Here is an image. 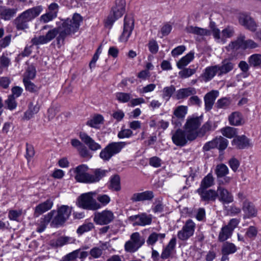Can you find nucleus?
<instances>
[{
	"mask_svg": "<svg viewBox=\"0 0 261 261\" xmlns=\"http://www.w3.org/2000/svg\"><path fill=\"white\" fill-rule=\"evenodd\" d=\"M216 66L218 71V75L221 76L231 71L234 68V64L230 60L225 59L223 60L221 65Z\"/></svg>",
	"mask_w": 261,
	"mask_h": 261,
	"instance_id": "nucleus-21",
	"label": "nucleus"
},
{
	"mask_svg": "<svg viewBox=\"0 0 261 261\" xmlns=\"http://www.w3.org/2000/svg\"><path fill=\"white\" fill-rule=\"evenodd\" d=\"M5 105L10 110L15 109L17 107V102L15 100V98L13 96L9 95L5 101Z\"/></svg>",
	"mask_w": 261,
	"mask_h": 261,
	"instance_id": "nucleus-56",
	"label": "nucleus"
},
{
	"mask_svg": "<svg viewBox=\"0 0 261 261\" xmlns=\"http://www.w3.org/2000/svg\"><path fill=\"white\" fill-rule=\"evenodd\" d=\"M257 234V229L255 227L253 226H249L246 232V236L250 239L254 238L256 237Z\"/></svg>",
	"mask_w": 261,
	"mask_h": 261,
	"instance_id": "nucleus-62",
	"label": "nucleus"
},
{
	"mask_svg": "<svg viewBox=\"0 0 261 261\" xmlns=\"http://www.w3.org/2000/svg\"><path fill=\"white\" fill-rule=\"evenodd\" d=\"M172 140L173 143L176 146H184L189 140L187 138L186 130L181 129H177L175 132H171Z\"/></svg>",
	"mask_w": 261,
	"mask_h": 261,
	"instance_id": "nucleus-15",
	"label": "nucleus"
},
{
	"mask_svg": "<svg viewBox=\"0 0 261 261\" xmlns=\"http://www.w3.org/2000/svg\"><path fill=\"white\" fill-rule=\"evenodd\" d=\"M110 187L114 191H119L120 190V178L118 175H115L112 177L110 180Z\"/></svg>",
	"mask_w": 261,
	"mask_h": 261,
	"instance_id": "nucleus-46",
	"label": "nucleus"
},
{
	"mask_svg": "<svg viewBox=\"0 0 261 261\" xmlns=\"http://www.w3.org/2000/svg\"><path fill=\"white\" fill-rule=\"evenodd\" d=\"M82 17L79 14H74L71 19H67L59 27L50 29L45 34L33 38V44L38 45L47 43L56 38L57 44L60 47L64 44L65 38L76 32L79 28Z\"/></svg>",
	"mask_w": 261,
	"mask_h": 261,
	"instance_id": "nucleus-1",
	"label": "nucleus"
},
{
	"mask_svg": "<svg viewBox=\"0 0 261 261\" xmlns=\"http://www.w3.org/2000/svg\"><path fill=\"white\" fill-rule=\"evenodd\" d=\"M194 59V53L190 52L181 58L177 63V66L179 69H182L188 65Z\"/></svg>",
	"mask_w": 261,
	"mask_h": 261,
	"instance_id": "nucleus-38",
	"label": "nucleus"
},
{
	"mask_svg": "<svg viewBox=\"0 0 261 261\" xmlns=\"http://www.w3.org/2000/svg\"><path fill=\"white\" fill-rule=\"evenodd\" d=\"M215 172L218 177H222L228 173V168L225 165L220 164L216 166Z\"/></svg>",
	"mask_w": 261,
	"mask_h": 261,
	"instance_id": "nucleus-47",
	"label": "nucleus"
},
{
	"mask_svg": "<svg viewBox=\"0 0 261 261\" xmlns=\"http://www.w3.org/2000/svg\"><path fill=\"white\" fill-rule=\"evenodd\" d=\"M88 167L85 165H81L72 169L73 177L76 181L81 183L92 184L99 181L106 176L107 170L96 169L93 174L87 172Z\"/></svg>",
	"mask_w": 261,
	"mask_h": 261,
	"instance_id": "nucleus-2",
	"label": "nucleus"
},
{
	"mask_svg": "<svg viewBox=\"0 0 261 261\" xmlns=\"http://www.w3.org/2000/svg\"><path fill=\"white\" fill-rule=\"evenodd\" d=\"M185 30L187 33L196 36V39L199 41L203 40L205 36L211 35L210 30L196 26L188 25L186 28Z\"/></svg>",
	"mask_w": 261,
	"mask_h": 261,
	"instance_id": "nucleus-14",
	"label": "nucleus"
},
{
	"mask_svg": "<svg viewBox=\"0 0 261 261\" xmlns=\"http://www.w3.org/2000/svg\"><path fill=\"white\" fill-rule=\"evenodd\" d=\"M197 191L200 195L201 199L204 201H214L218 197L217 191H216L213 190H203L200 191Z\"/></svg>",
	"mask_w": 261,
	"mask_h": 261,
	"instance_id": "nucleus-28",
	"label": "nucleus"
},
{
	"mask_svg": "<svg viewBox=\"0 0 261 261\" xmlns=\"http://www.w3.org/2000/svg\"><path fill=\"white\" fill-rule=\"evenodd\" d=\"M116 98L120 102L125 103L130 100L131 94L124 92H118L116 93Z\"/></svg>",
	"mask_w": 261,
	"mask_h": 261,
	"instance_id": "nucleus-51",
	"label": "nucleus"
},
{
	"mask_svg": "<svg viewBox=\"0 0 261 261\" xmlns=\"http://www.w3.org/2000/svg\"><path fill=\"white\" fill-rule=\"evenodd\" d=\"M165 233L152 232L148 236L146 240V243L148 245L153 246L158 240H160L162 242L165 238Z\"/></svg>",
	"mask_w": 261,
	"mask_h": 261,
	"instance_id": "nucleus-36",
	"label": "nucleus"
},
{
	"mask_svg": "<svg viewBox=\"0 0 261 261\" xmlns=\"http://www.w3.org/2000/svg\"><path fill=\"white\" fill-rule=\"evenodd\" d=\"M237 247L234 244L226 242L222 246L221 253L229 255L234 253L237 252Z\"/></svg>",
	"mask_w": 261,
	"mask_h": 261,
	"instance_id": "nucleus-37",
	"label": "nucleus"
},
{
	"mask_svg": "<svg viewBox=\"0 0 261 261\" xmlns=\"http://www.w3.org/2000/svg\"><path fill=\"white\" fill-rule=\"evenodd\" d=\"M134 28V19L132 15H126L124 19L123 32L119 37L121 42H126Z\"/></svg>",
	"mask_w": 261,
	"mask_h": 261,
	"instance_id": "nucleus-9",
	"label": "nucleus"
},
{
	"mask_svg": "<svg viewBox=\"0 0 261 261\" xmlns=\"http://www.w3.org/2000/svg\"><path fill=\"white\" fill-rule=\"evenodd\" d=\"M80 250L76 249L63 256L61 261H74L79 256Z\"/></svg>",
	"mask_w": 261,
	"mask_h": 261,
	"instance_id": "nucleus-52",
	"label": "nucleus"
},
{
	"mask_svg": "<svg viewBox=\"0 0 261 261\" xmlns=\"http://www.w3.org/2000/svg\"><path fill=\"white\" fill-rule=\"evenodd\" d=\"M233 34L234 31L233 29L230 27H228L222 31V39L226 38H230L233 36Z\"/></svg>",
	"mask_w": 261,
	"mask_h": 261,
	"instance_id": "nucleus-63",
	"label": "nucleus"
},
{
	"mask_svg": "<svg viewBox=\"0 0 261 261\" xmlns=\"http://www.w3.org/2000/svg\"><path fill=\"white\" fill-rule=\"evenodd\" d=\"M40 110V106L37 103L34 105L33 102H31L29 106L28 110L24 113L23 119L29 120L37 114Z\"/></svg>",
	"mask_w": 261,
	"mask_h": 261,
	"instance_id": "nucleus-34",
	"label": "nucleus"
},
{
	"mask_svg": "<svg viewBox=\"0 0 261 261\" xmlns=\"http://www.w3.org/2000/svg\"><path fill=\"white\" fill-rule=\"evenodd\" d=\"M71 213V208L67 205H62L58 211L54 214L51 222V226L58 227L62 225L69 217Z\"/></svg>",
	"mask_w": 261,
	"mask_h": 261,
	"instance_id": "nucleus-7",
	"label": "nucleus"
},
{
	"mask_svg": "<svg viewBox=\"0 0 261 261\" xmlns=\"http://www.w3.org/2000/svg\"><path fill=\"white\" fill-rule=\"evenodd\" d=\"M154 197L153 192L146 191L141 193H134L130 198L133 202H138L145 200H151Z\"/></svg>",
	"mask_w": 261,
	"mask_h": 261,
	"instance_id": "nucleus-23",
	"label": "nucleus"
},
{
	"mask_svg": "<svg viewBox=\"0 0 261 261\" xmlns=\"http://www.w3.org/2000/svg\"><path fill=\"white\" fill-rule=\"evenodd\" d=\"M22 215V210H10L8 214V218L11 220L18 221V218Z\"/></svg>",
	"mask_w": 261,
	"mask_h": 261,
	"instance_id": "nucleus-57",
	"label": "nucleus"
},
{
	"mask_svg": "<svg viewBox=\"0 0 261 261\" xmlns=\"http://www.w3.org/2000/svg\"><path fill=\"white\" fill-rule=\"evenodd\" d=\"M212 129L213 128L212 122L210 121H207L204 123L198 130V136H203L206 133L212 130Z\"/></svg>",
	"mask_w": 261,
	"mask_h": 261,
	"instance_id": "nucleus-54",
	"label": "nucleus"
},
{
	"mask_svg": "<svg viewBox=\"0 0 261 261\" xmlns=\"http://www.w3.org/2000/svg\"><path fill=\"white\" fill-rule=\"evenodd\" d=\"M175 91V88L173 85L164 87L162 90V98L168 101Z\"/></svg>",
	"mask_w": 261,
	"mask_h": 261,
	"instance_id": "nucleus-44",
	"label": "nucleus"
},
{
	"mask_svg": "<svg viewBox=\"0 0 261 261\" xmlns=\"http://www.w3.org/2000/svg\"><path fill=\"white\" fill-rule=\"evenodd\" d=\"M231 144L240 149L248 148L251 145L249 139L244 135L236 137L232 141Z\"/></svg>",
	"mask_w": 261,
	"mask_h": 261,
	"instance_id": "nucleus-20",
	"label": "nucleus"
},
{
	"mask_svg": "<svg viewBox=\"0 0 261 261\" xmlns=\"http://www.w3.org/2000/svg\"><path fill=\"white\" fill-rule=\"evenodd\" d=\"M10 63V60L8 57L5 56L0 57V73L2 72V68H7Z\"/></svg>",
	"mask_w": 261,
	"mask_h": 261,
	"instance_id": "nucleus-64",
	"label": "nucleus"
},
{
	"mask_svg": "<svg viewBox=\"0 0 261 261\" xmlns=\"http://www.w3.org/2000/svg\"><path fill=\"white\" fill-rule=\"evenodd\" d=\"M103 120V117L100 115H97L93 117L91 119L88 120L86 124L92 127L96 128L97 125L101 123Z\"/></svg>",
	"mask_w": 261,
	"mask_h": 261,
	"instance_id": "nucleus-48",
	"label": "nucleus"
},
{
	"mask_svg": "<svg viewBox=\"0 0 261 261\" xmlns=\"http://www.w3.org/2000/svg\"><path fill=\"white\" fill-rule=\"evenodd\" d=\"M250 66L257 67L261 65V55L259 54H254L251 56L248 60Z\"/></svg>",
	"mask_w": 261,
	"mask_h": 261,
	"instance_id": "nucleus-49",
	"label": "nucleus"
},
{
	"mask_svg": "<svg viewBox=\"0 0 261 261\" xmlns=\"http://www.w3.org/2000/svg\"><path fill=\"white\" fill-rule=\"evenodd\" d=\"M72 239L71 238L66 236H62L56 240H53L51 242V245L54 247H62L70 242H71Z\"/></svg>",
	"mask_w": 261,
	"mask_h": 261,
	"instance_id": "nucleus-39",
	"label": "nucleus"
},
{
	"mask_svg": "<svg viewBox=\"0 0 261 261\" xmlns=\"http://www.w3.org/2000/svg\"><path fill=\"white\" fill-rule=\"evenodd\" d=\"M53 205V201L50 199H47L44 202L39 204L35 207L34 214L38 216L51 209Z\"/></svg>",
	"mask_w": 261,
	"mask_h": 261,
	"instance_id": "nucleus-29",
	"label": "nucleus"
},
{
	"mask_svg": "<svg viewBox=\"0 0 261 261\" xmlns=\"http://www.w3.org/2000/svg\"><path fill=\"white\" fill-rule=\"evenodd\" d=\"M81 140L87 145L89 148L92 151H96L101 148V145L96 143L92 138L84 132H81L79 135Z\"/></svg>",
	"mask_w": 261,
	"mask_h": 261,
	"instance_id": "nucleus-19",
	"label": "nucleus"
},
{
	"mask_svg": "<svg viewBox=\"0 0 261 261\" xmlns=\"http://www.w3.org/2000/svg\"><path fill=\"white\" fill-rule=\"evenodd\" d=\"M149 50L153 54H155L159 50V45L157 42L154 40H151L148 43Z\"/></svg>",
	"mask_w": 261,
	"mask_h": 261,
	"instance_id": "nucleus-59",
	"label": "nucleus"
},
{
	"mask_svg": "<svg viewBox=\"0 0 261 261\" xmlns=\"http://www.w3.org/2000/svg\"><path fill=\"white\" fill-rule=\"evenodd\" d=\"M95 192H88L82 194L78 198L77 205L84 209L96 210L100 208V205L93 199Z\"/></svg>",
	"mask_w": 261,
	"mask_h": 261,
	"instance_id": "nucleus-6",
	"label": "nucleus"
},
{
	"mask_svg": "<svg viewBox=\"0 0 261 261\" xmlns=\"http://www.w3.org/2000/svg\"><path fill=\"white\" fill-rule=\"evenodd\" d=\"M196 90L194 88L188 87L180 89L176 92L175 98L177 100L187 98L188 97L196 94Z\"/></svg>",
	"mask_w": 261,
	"mask_h": 261,
	"instance_id": "nucleus-26",
	"label": "nucleus"
},
{
	"mask_svg": "<svg viewBox=\"0 0 261 261\" xmlns=\"http://www.w3.org/2000/svg\"><path fill=\"white\" fill-rule=\"evenodd\" d=\"M78 151L80 155L84 158L89 159L91 158L92 155L88 149L84 145L80 148H78Z\"/></svg>",
	"mask_w": 261,
	"mask_h": 261,
	"instance_id": "nucleus-58",
	"label": "nucleus"
},
{
	"mask_svg": "<svg viewBox=\"0 0 261 261\" xmlns=\"http://www.w3.org/2000/svg\"><path fill=\"white\" fill-rule=\"evenodd\" d=\"M55 213V211H51L44 216L43 219H40V223L37 228V231L38 232H43L46 228L47 225L49 222H51L53 216Z\"/></svg>",
	"mask_w": 261,
	"mask_h": 261,
	"instance_id": "nucleus-31",
	"label": "nucleus"
},
{
	"mask_svg": "<svg viewBox=\"0 0 261 261\" xmlns=\"http://www.w3.org/2000/svg\"><path fill=\"white\" fill-rule=\"evenodd\" d=\"M188 107L185 106H179L176 107L174 112L172 118V123L176 127L181 125V121H183L187 113Z\"/></svg>",
	"mask_w": 261,
	"mask_h": 261,
	"instance_id": "nucleus-12",
	"label": "nucleus"
},
{
	"mask_svg": "<svg viewBox=\"0 0 261 261\" xmlns=\"http://www.w3.org/2000/svg\"><path fill=\"white\" fill-rule=\"evenodd\" d=\"M217 148L219 150H224L227 147L228 141V140L222 137H220L219 138H216Z\"/></svg>",
	"mask_w": 261,
	"mask_h": 261,
	"instance_id": "nucleus-53",
	"label": "nucleus"
},
{
	"mask_svg": "<svg viewBox=\"0 0 261 261\" xmlns=\"http://www.w3.org/2000/svg\"><path fill=\"white\" fill-rule=\"evenodd\" d=\"M43 10L42 6H37L26 10L19 15L28 23L38 17Z\"/></svg>",
	"mask_w": 261,
	"mask_h": 261,
	"instance_id": "nucleus-16",
	"label": "nucleus"
},
{
	"mask_svg": "<svg viewBox=\"0 0 261 261\" xmlns=\"http://www.w3.org/2000/svg\"><path fill=\"white\" fill-rule=\"evenodd\" d=\"M152 216L143 213L137 215L130 216L129 220L133 222L134 226H142L150 225L152 222Z\"/></svg>",
	"mask_w": 261,
	"mask_h": 261,
	"instance_id": "nucleus-11",
	"label": "nucleus"
},
{
	"mask_svg": "<svg viewBox=\"0 0 261 261\" xmlns=\"http://www.w3.org/2000/svg\"><path fill=\"white\" fill-rule=\"evenodd\" d=\"M221 133L224 136L228 138H232L236 136L238 132L237 128L227 126L221 129Z\"/></svg>",
	"mask_w": 261,
	"mask_h": 261,
	"instance_id": "nucleus-45",
	"label": "nucleus"
},
{
	"mask_svg": "<svg viewBox=\"0 0 261 261\" xmlns=\"http://www.w3.org/2000/svg\"><path fill=\"white\" fill-rule=\"evenodd\" d=\"M202 122V116L189 118L187 120L185 129L187 132V138L189 141L195 140L198 136L197 128Z\"/></svg>",
	"mask_w": 261,
	"mask_h": 261,
	"instance_id": "nucleus-4",
	"label": "nucleus"
},
{
	"mask_svg": "<svg viewBox=\"0 0 261 261\" xmlns=\"http://www.w3.org/2000/svg\"><path fill=\"white\" fill-rule=\"evenodd\" d=\"M176 244V238L173 237L162 252L161 257L162 259H165L169 257L175 249Z\"/></svg>",
	"mask_w": 261,
	"mask_h": 261,
	"instance_id": "nucleus-30",
	"label": "nucleus"
},
{
	"mask_svg": "<svg viewBox=\"0 0 261 261\" xmlns=\"http://www.w3.org/2000/svg\"><path fill=\"white\" fill-rule=\"evenodd\" d=\"M36 70L35 66L33 65H29L23 76V81L33 80L36 76Z\"/></svg>",
	"mask_w": 261,
	"mask_h": 261,
	"instance_id": "nucleus-42",
	"label": "nucleus"
},
{
	"mask_svg": "<svg viewBox=\"0 0 261 261\" xmlns=\"http://www.w3.org/2000/svg\"><path fill=\"white\" fill-rule=\"evenodd\" d=\"M22 81L26 91L34 93H37L39 91L40 87L36 85L34 83L31 82V80Z\"/></svg>",
	"mask_w": 261,
	"mask_h": 261,
	"instance_id": "nucleus-43",
	"label": "nucleus"
},
{
	"mask_svg": "<svg viewBox=\"0 0 261 261\" xmlns=\"http://www.w3.org/2000/svg\"><path fill=\"white\" fill-rule=\"evenodd\" d=\"M16 8H9L0 6V17L5 20H10L17 12Z\"/></svg>",
	"mask_w": 261,
	"mask_h": 261,
	"instance_id": "nucleus-25",
	"label": "nucleus"
},
{
	"mask_svg": "<svg viewBox=\"0 0 261 261\" xmlns=\"http://www.w3.org/2000/svg\"><path fill=\"white\" fill-rule=\"evenodd\" d=\"M229 123L231 125L239 126L245 123V120L242 114L239 112H234L228 116Z\"/></svg>",
	"mask_w": 261,
	"mask_h": 261,
	"instance_id": "nucleus-27",
	"label": "nucleus"
},
{
	"mask_svg": "<svg viewBox=\"0 0 261 261\" xmlns=\"http://www.w3.org/2000/svg\"><path fill=\"white\" fill-rule=\"evenodd\" d=\"M145 243V239L138 232L133 233L130 240L125 243L124 249L127 252L134 253L137 251Z\"/></svg>",
	"mask_w": 261,
	"mask_h": 261,
	"instance_id": "nucleus-8",
	"label": "nucleus"
},
{
	"mask_svg": "<svg viewBox=\"0 0 261 261\" xmlns=\"http://www.w3.org/2000/svg\"><path fill=\"white\" fill-rule=\"evenodd\" d=\"M195 229V223L191 219L188 220L182 229L178 232V238L181 241L187 240L194 234Z\"/></svg>",
	"mask_w": 261,
	"mask_h": 261,
	"instance_id": "nucleus-10",
	"label": "nucleus"
},
{
	"mask_svg": "<svg viewBox=\"0 0 261 261\" xmlns=\"http://www.w3.org/2000/svg\"><path fill=\"white\" fill-rule=\"evenodd\" d=\"M125 1L116 0L115 5L112 8V11L105 21V26L111 29L114 22L120 18L125 12Z\"/></svg>",
	"mask_w": 261,
	"mask_h": 261,
	"instance_id": "nucleus-3",
	"label": "nucleus"
},
{
	"mask_svg": "<svg viewBox=\"0 0 261 261\" xmlns=\"http://www.w3.org/2000/svg\"><path fill=\"white\" fill-rule=\"evenodd\" d=\"M230 104V100L229 98L224 97L219 99L216 105L218 109H226Z\"/></svg>",
	"mask_w": 261,
	"mask_h": 261,
	"instance_id": "nucleus-55",
	"label": "nucleus"
},
{
	"mask_svg": "<svg viewBox=\"0 0 261 261\" xmlns=\"http://www.w3.org/2000/svg\"><path fill=\"white\" fill-rule=\"evenodd\" d=\"M239 23L246 28L251 31L256 30V24L253 19L250 16L245 14H241L239 17Z\"/></svg>",
	"mask_w": 261,
	"mask_h": 261,
	"instance_id": "nucleus-22",
	"label": "nucleus"
},
{
	"mask_svg": "<svg viewBox=\"0 0 261 261\" xmlns=\"http://www.w3.org/2000/svg\"><path fill=\"white\" fill-rule=\"evenodd\" d=\"M218 198L219 200L223 204L231 203L233 200V196L226 189L219 186L217 188Z\"/></svg>",
	"mask_w": 261,
	"mask_h": 261,
	"instance_id": "nucleus-18",
	"label": "nucleus"
},
{
	"mask_svg": "<svg viewBox=\"0 0 261 261\" xmlns=\"http://www.w3.org/2000/svg\"><path fill=\"white\" fill-rule=\"evenodd\" d=\"M214 185V178L212 173H208L202 180L200 186L197 191H201L212 187Z\"/></svg>",
	"mask_w": 261,
	"mask_h": 261,
	"instance_id": "nucleus-33",
	"label": "nucleus"
},
{
	"mask_svg": "<svg viewBox=\"0 0 261 261\" xmlns=\"http://www.w3.org/2000/svg\"><path fill=\"white\" fill-rule=\"evenodd\" d=\"M218 73V71L216 65L206 67L202 74L203 81L205 82L211 81Z\"/></svg>",
	"mask_w": 261,
	"mask_h": 261,
	"instance_id": "nucleus-32",
	"label": "nucleus"
},
{
	"mask_svg": "<svg viewBox=\"0 0 261 261\" xmlns=\"http://www.w3.org/2000/svg\"><path fill=\"white\" fill-rule=\"evenodd\" d=\"M13 24L18 31H25L29 29V23L19 15L14 20Z\"/></svg>",
	"mask_w": 261,
	"mask_h": 261,
	"instance_id": "nucleus-35",
	"label": "nucleus"
},
{
	"mask_svg": "<svg viewBox=\"0 0 261 261\" xmlns=\"http://www.w3.org/2000/svg\"><path fill=\"white\" fill-rule=\"evenodd\" d=\"M242 210L244 213L243 218H250L257 215V210L252 202L245 200L242 203Z\"/></svg>",
	"mask_w": 261,
	"mask_h": 261,
	"instance_id": "nucleus-17",
	"label": "nucleus"
},
{
	"mask_svg": "<svg viewBox=\"0 0 261 261\" xmlns=\"http://www.w3.org/2000/svg\"><path fill=\"white\" fill-rule=\"evenodd\" d=\"M114 218V214L111 211L105 210L101 213H96L94 217V221L96 224L106 225L111 222Z\"/></svg>",
	"mask_w": 261,
	"mask_h": 261,
	"instance_id": "nucleus-13",
	"label": "nucleus"
},
{
	"mask_svg": "<svg viewBox=\"0 0 261 261\" xmlns=\"http://www.w3.org/2000/svg\"><path fill=\"white\" fill-rule=\"evenodd\" d=\"M218 91L212 90L205 95L204 97L205 108L207 111L212 109L215 99L218 96Z\"/></svg>",
	"mask_w": 261,
	"mask_h": 261,
	"instance_id": "nucleus-24",
	"label": "nucleus"
},
{
	"mask_svg": "<svg viewBox=\"0 0 261 261\" xmlns=\"http://www.w3.org/2000/svg\"><path fill=\"white\" fill-rule=\"evenodd\" d=\"M124 142H112L101 150L99 154L100 158L104 161H109L114 155L119 153L125 146Z\"/></svg>",
	"mask_w": 261,
	"mask_h": 261,
	"instance_id": "nucleus-5",
	"label": "nucleus"
},
{
	"mask_svg": "<svg viewBox=\"0 0 261 261\" xmlns=\"http://www.w3.org/2000/svg\"><path fill=\"white\" fill-rule=\"evenodd\" d=\"M245 39L244 35H240L236 41L231 42L229 44L228 49L231 50H237L240 48L243 49V41Z\"/></svg>",
	"mask_w": 261,
	"mask_h": 261,
	"instance_id": "nucleus-40",
	"label": "nucleus"
},
{
	"mask_svg": "<svg viewBox=\"0 0 261 261\" xmlns=\"http://www.w3.org/2000/svg\"><path fill=\"white\" fill-rule=\"evenodd\" d=\"M232 231L225 225L222 227L219 233L218 240L220 242H224L229 239L232 235Z\"/></svg>",
	"mask_w": 261,
	"mask_h": 261,
	"instance_id": "nucleus-41",
	"label": "nucleus"
},
{
	"mask_svg": "<svg viewBox=\"0 0 261 261\" xmlns=\"http://www.w3.org/2000/svg\"><path fill=\"white\" fill-rule=\"evenodd\" d=\"M93 228V224L92 223L83 224L80 226L77 229V232L79 234H82L85 232L88 231Z\"/></svg>",
	"mask_w": 261,
	"mask_h": 261,
	"instance_id": "nucleus-60",
	"label": "nucleus"
},
{
	"mask_svg": "<svg viewBox=\"0 0 261 261\" xmlns=\"http://www.w3.org/2000/svg\"><path fill=\"white\" fill-rule=\"evenodd\" d=\"M196 72L195 69L185 68L178 72V75L181 79H187L190 77Z\"/></svg>",
	"mask_w": 261,
	"mask_h": 261,
	"instance_id": "nucleus-50",
	"label": "nucleus"
},
{
	"mask_svg": "<svg viewBox=\"0 0 261 261\" xmlns=\"http://www.w3.org/2000/svg\"><path fill=\"white\" fill-rule=\"evenodd\" d=\"M133 135V133L131 129H123L118 133V137L120 139L128 138L132 136Z\"/></svg>",
	"mask_w": 261,
	"mask_h": 261,
	"instance_id": "nucleus-61",
	"label": "nucleus"
}]
</instances>
